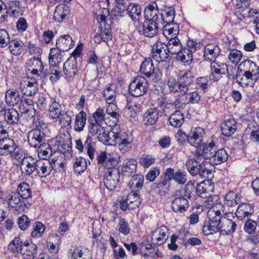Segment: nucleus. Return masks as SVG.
Instances as JSON below:
<instances>
[{
    "label": "nucleus",
    "instance_id": "f257e3e1",
    "mask_svg": "<svg viewBox=\"0 0 259 259\" xmlns=\"http://www.w3.org/2000/svg\"><path fill=\"white\" fill-rule=\"evenodd\" d=\"M55 167V163L54 167L49 161L36 160L31 156L24 157L20 164L21 172L24 176H38L41 178L50 175Z\"/></svg>",
    "mask_w": 259,
    "mask_h": 259
},
{
    "label": "nucleus",
    "instance_id": "f03ea898",
    "mask_svg": "<svg viewBox=\"0 0 259 259\" xmlns=\"http://www.w3.org/2000/svg\"><path fill=\"white\" fill-rule=\"evenodd\" d=\"M158 15L159 12L156 7L148 5L144 11V22L141 21L136 26L139 32L148 37L156 35L158 30Z\"/></svg>",
    "mask_w": 259,
    "mask_h": 259
},
{
    "label": "nucleus",
    "instance_id": "7ed1b4c3",
    "mask_svg": "<svg viewBox=\"0 0 259 259\" xmlns=\"http://www.w3.org/2000/svg\"><path fill=\"white\" fill-rule=\"evenodd\" d=\"M207 162L195 152L194 158L188 159L185 163L187 170L192 176H199L201 178H207L211 172L206 167Z\"/></svg>",
    "mask_w": 259,
    "mask_h": 259
},
{
    "label": "nucleus",
    "instance_id": "20e7f679",
    "mask_svg": "<svg viewBox=\"0 0 259 259\" xmlns=\"http://www.w3.org/2000/svg\"><path fill=\"white\" fill-rule=\"evenodd\" d=\"M223 215L221 214L220 210L214 211L209 210L207 213L208 221H205L203 226L202 231L205 235L220 232L222 223V218Z\"/></svg>",
    "mask_w": 259,
    "mask_h": 259
},
{
    "label": "nucleus",
    "instance_id": "39448f33",
    "mask_svg": "<svg viewBox=\"0 0 259 259\" xmlns=\"http://www.w3.org/2000/svg\"><path fill=\"white\" fill-rule=\"evenodd\" d=\"M148 87L146 78L143 76H137L130 83L128 87L129 93L133 97H139L144 95Z\"/></svg>",
    "mask_w": 259,
    "mask_h": 259
},
{
    "label": "nucleus",
    "instance_id": "423d86ee",
    "mask_svg": "<svg viewBox=\"0 0 259 259\" xmlns=\"http://www.w3.org/2000/svg\"><path fill=\"white\" fill-rule=\"evenodd\" d=\"M140 71L146 77H152V80L155 83L158 82L161 79V72L159 69H155L150 58H145L141 65Z\"/></svg>",
    "mask_w": 259,
    "mask_h": 259
},
{
    "label": "nucleus",
    "instance_id": "0eeeda50",
    "mask_svg": "<svg viewBox=\"0 0 259 259\" xmlns=\"http://www.w3.org/2000/svg\"><path fill=\"white\" fill-rule=\"evenodd\" d=\"M235 14L239 19L254 17L255 10L250 9L251 0H232Z\"/></svg>",
    "mask_w": 259,
    "mask_h": 259
},
{
    "label": "nucleus",
    "instance_id": "6e6552de",
    "mask_svg": "<svg viewBox=\"0 0 259 259\" xmlns=\"http://www.w3.org/2000/svg\"><path fill=\"white\" fill-rule=\"evenodd\" d=\"M65 140L64 138L60 135L56 137L55 147L53 148L51 145L48 143L43 142L37 147V152L38 154L41 156L49 157L53 153H55L56 150L59 149V147H63L66 144L64 143Z\"/></svg>",
    "mask_w": 259,
    "mask_h": 259
},
{
    "label": "nucleus",
    "instance_id": "1a4fd4ad",
    "mask_svg": "<svg viewBox=\"0 0 259 259\" xmlns=\"http://www.w3.org/2000/svg\"><path fill=\"white\" fill-rule=\"evenodd\" d=\"M134 137L132 133L122 131L120 129L116 141L119 150L122 153L129 151L133 146Z\"/></svg>",
    "mask_w": 259,
    "mask_h": 259
},
{
    "label": "nucleus",
    "instance_id": "9d476101",
    "mask_svg": "<svg viewBox=\"0 0 259 259\" xmlns=\"http://www.w3.org/2000/svg\"><path fill=\"white\" fill-rule=\"evenodd\" d=\"M151 58L158 63L165 62L170 57L165 45L158 41L152 46L150 54Z\"/></svg>",
    "mask_w": 259,
    "mask_h": 259
},
{
    "label": "nucleus",
    "instance_id": "9b49d317",
    "mask_svg": "<svg viewBox=\"0 0 259 259\" xmlns=\"http://www.w3.org/2000/svg\"><path fill=\"white\" fill-rule=\"evenodd\" d=\"M177 79L182 91V96L185 95L188 91L189 87L193 84L194 77L192 73L189 71H181L177 75Z\"/></svg>",
    "mask_w": 259,
    "mask_h": 259
},
{
    "label": "nucleus",
    "instance_id": "f8f14e48",
    "mask_svg": "<svg viewBox=\"0 0 259 259\" xmlns=\"http://www.w3.org/2000/svg\"><path fill=\"white\" fill-rule=\"evenodd\" d=\"M119 131H120V126L115 124L107 133L104 130L102 134L98 137V140L106 145H116Z\"/></svg>",
    "mask_w": 259,
    "mask_h": 259
},
{
    "label": "nucleus",
    "instance_id": "ddd939ff",
    "mask_svg": "<svg viewBox=\"0 0 259 259\" xmlns=\"http://www.w3.org/2000/svg\"><path fill=\"white\" fill-rule=\"evenodd\" d=\"M228 73V65L226 63L217 61L211 63L210 78L213 81H218Z\"/></svg>",
    "mask_w": 259,
    "mask_h": 259
},
{
    "label": "nucleus",
    "instance_id": "4468645a",
    "mask_svg": "<svg viewBox=\"0 0 259 259\" xmlns=\"http://www.w3.org/2000/svg\"><path fill=\"white\" fill-rule=\"evenodd\" d=\"M8 200L9 204L16 211H24L25 207L28 208L30 206V203L26 202V200L17 192L10 193Z\"/></svg>",
    "mask_w": 259,
    "mask_h": 259
},
{
    "label": "nucleus",
    "instance_id": "2eb2a0df",
    "mask_svg": "<svg viewBox=\"0 0 259 259\" xmlns=\"http://www.w3.org/2000/svg\"><path fill=\"white\" fill-rule=\"evenodd\" d=\"M148 6H153L156 8L157 11L159 12V15L157 17V21L159 23L164 25L174 23L175 10L173 8H170L167 11L159 10L155 2L149 4Z\"/></svg>",
    "mask_w": 259,
    "mask_h": 259
},
{
    "label": "nucleus",
    "instance_id": "dca6fc26",
    "mask_svg": "<svg viewBox=\"0 0 259 259\" xmlns=\"http://www.w3.org/2000/svg\"><path fill=\"white\" fill-rule=\"evenodd\" d=\"M120 178V171L118 169H114L112 171H107L104 178L105 187L110 191L114 190L118 184Z\"/></svg>",
    "mask_w": 259,
    "mask_h": 259
},
{
    "label": "nucleus",
    "instance_id": "f3484780",
    "mask_svg": "<svg viewBox=\"0 0 259 259\" xmlns=\"http://www.w3.org/2000/svg\"><path fill=\"white\" fill-rule=\"evenodd\" d=\"M205 133L204 130L200 127L191 130L187 138L188 143L197 148L201 147Z\"/></svg>",
    "mask_w": 259,
    "mask_h": 259
},
{
    "label": "nucleus",
    "instance_id": "a211bd4d",
    "mask_svg": "<svg viewBox=\"0 0 259 259\" xmlns=\"http://www.w3.org/2000/svg\"><path fill=\"white\" fill-rule=\"evenodd\" d=\"M257 78L250 73L243 72L239 69H238L235 75L236 82L242 88L254 84Z\"/></svg>",
    "mask_w": 259,
    "mask_h": 259
},
{
    "label": "nucleus",
    "instance_id": "6ab92c4d",
    "mask_svg": "<svg viewBox=\"0 0 259 259\" xmlns=\"http://www.w3.org/2000/svg\"><path fill=\"white\" fill-rule=\"evenodd\" d=\"M45 140V134L40 128H33L28 133L27 141L31 147L37 148Z\"/></svg>",
    "mask_w": 259,
    "mask_h": 259
},
{
    "label": "nucleus",
    "instance_id": "aec40b11",
    "mask_svg": "<svg viewBox=\"0 0 259 259\" xmlns=\"http://www.w3.org/2000/svg\"><path fill=\"white\" fill-rule=\"evenodd\" d=\"M63 71L67 80L68 81L72 80L78 72L77 60L69 58L64 64Z\"/></svg>",
    "mask_w": 259,
    "mask_h": 259
},
{
    "label": "nucleus",
    "instance_id": "412c9836",
    "mask_svg": "<svg viewBox=\"0 0 259 259\" xmlns=\"http://www.w3.org/2000/svg\"><path fill=\"white\" fill-rule=\"evenodd\" d=\"M112 38L111 29L109 25H101L99 31L94 36L95 43L100 44L102 41L108 43Z\"/></svg>",
    "mask_w": 259,
    "mask_h": 259
},
{
    "label": "nucleus",
    "instance_id": "4be33fe9",
    "mask_svg": "<svg viewBox=\"0 0 259 259\" xmlns=\"http://www.w3.org/2000/svg\"><path fill=\"white\" fill-rule=\"evenodd\" d=\"M220 233L223 235H231L236 229L237 224L230 218L229 213H225L222 218Z\"/></svg>",
    "mask_w": 259,
    "mask_h": 259
},
{
    "label": "nucleus",
    "instance_id": "5701e85b",
    "mask_svg": "<svg viewBox=\"0 0 259 259\" xmlns=\"http://www.w3.org/2000/svg\"><path fill=\"white\" fill-rule=\"evenodd\" d=\"M201 146L202 149H201V147H200L196 150L195 153L205 161L206 159L210 160L214 155L217 149L214 143L211 142L204 145L203 144Z\"/></svg>",
    "mask_w": 259,
    "mask_h": 259
},
{
    "label": "nucleus",
    "instance_id": "b1692460",
    "mask_svg": "<svg viewBox=\"0 0 259 259\" xmlns=\"http://www.w3.org/2000/svg\"><path fill=\"white\" fill-rule=\"evenodd\" d=\"M254 206L252 204L242 203L240 204L236 211V215L239 220L249 219L254 212Z\"/></svg>",
    "mask_w": 259,
    "mask_h": 259
},
{
    "label": "nucleus",
    "instance_id": "393cba45",
    "mask_svg": "<svg viewBox=\"0 0 259 259\" xmlns=\"http://www.w3.org/2000/svg\"><path fill=\"white\" fill-rule=\"evenodd\" d=\"M17 145L14 140L9 138L0 139V155L7 156L15 153V147Z\"/></svg>",
    "mask_w": 259,
    "mask_h": 259
},
{
    "label": "nucleus",
    "instance_id": "a878e982",
    "mask_svg": "<svg viewBox=\"0 0 259 259\" xmlns=\"http://www.w3.org/2000/svg\"><path fill=\"white\" fill-rule=\"evenodd\" d=\"M20 89L21 92L27 96L34 95L38 91V85L35 78H31L30 81L24 80L20 83Z\"/></svg>",
    "mask_w": 259,
    "mask_h": 259
},
{
    "label": "nucleus",
    "instance_id": "bb28decb",
    "mask_svg": "<svg viewBox=\"0 0 259 259\" xmlns=\"http://www.w3.org/2000/svg\"><path fill=\"white\" fill-rule=\"evenodd\" d=\"M167 232L168 229L165 226H162L158 227L152 233V241L155 242L157 245H162L168 238Z\"/></svg>",
    "mask_w": 259,
    "mask_h": 259
},
{
    "label": "nucleus",
    "instance_id": "cd10ccee",
    "mask_svg": "<svg viewBox=\"0 0 259 259\" xmlns=\"http://www.w3.org/2000/svg\"><path fill=\"white\" fill-rule=\"evenodd\" d=\"M126 12L134 21L135 25L143 20L140 6L135 3H131L126 9Z\"/></svg>",
    "mask_w": 259,
    "mask_h": 259
},
{
    "label": "nucleus",
    "instance_id": "c85d7f7f",
    "mask_svg": "<svg viewBox=\"0 0 259 259\" xmlns=\"http://www.w3.org/2000/svg\"><path fill=\"white\" fill-rule=\"evenodd\" d=\"M74 45L72 37L68 34L61 35L56 40V46L60 51H67Z\"/></svg>",
    "mask_w": 259,
    "mask_h": 259
},
{
    "label": "nucleus",
    "instance_id": "c756f323",
    "mask_svg": "<svg viewBox=\"0 0 259 259\" xmlns=\"http://www.w3.org/2000/svg\"><path fill=\"white\" fill-rule=\"evenodd\" d=\"M243 72L250 73L253 75L259 77V67L252 61L246 59L241 62L238 68Z\"/></svg>",
    "mask_w": 259,
    "mask_h": 259
},
{
    "label": "nucleus",
    "instance_id": "7c9ffc66",
    "mask_svg": "<svg viewBox=\"0 0 259 259\" xmlns=\"http://www.w3.org/2000/svg\"><path fill=\"white\" fill-rule=\"evenodd\" d=\"M159 111L155 108H150L143 114V121L147 125L155 124L159 118Z\"/></svg>",
    "mask_w": 259,
    "mask_h": 259
},
{
    "label": "nucleus",
    "instance_id": "2f4dec72",
    "mask_svg": "<svg viewBox=\"0 0 259 259\" xmlns=\"http://www.w3.org/2000/svg\"><path fill=\"white\" fill-rule=\"evenodd\" d=\"M171 207L174 212L183 213L189 208V204L187 198H177L172 200Z\"/></svg>",
    "mask_w": 259,
    "mask_h": 259
},
{
    "label": "nucleus",
    "instance_id": "473e14b6",
    "mask_svg": "<svg viewBox=\"0 0 259 259\" xmlns=\"http://www.w3.org/2000/svg\"><path fill=\"white\" fill-rule=\"evenodd\" d=\"M236 128V121L234 118L226 119L221 125L222 133L226 137H230L235 133Z\"/></svg>",
    "mask_w": 259,
    "mask_h": 259
},
{
    "label": "nucleus",
    "instance_id": "72a5a7b5",
    "mask_svg": "<svg viewBox=\"0 0 259 259\" xmlns=\"http://www.w3.org/2000/svg\"><path fill=\"white\" fill-rule=\"evenodd\" d=\"M21 101L19 93L15 89H9L5 94V101L9 106H15Z\"/></svg>",
    "mask_w": 259,
    "mask_h": 259
},
{
    "label": "nucleus",
    "instance_id": "f704fd0d",
    "mask_svg": "<svg viewBox=\"0 0 259 259\" xmlns=\"http://www.w3.org/2000/svg\"><path fill=\"white\" fill-rule=\"evenodd\" d=\"M8 45L10 51L13 55H20L24 50V43L19 39H10Z\"/></svg>",
    "mask_w": 259,
    "mask_h": 259
},
{
    "label": "nucleus",
    "instance_id": "c9c22d12",
    "mask_svg": "<svg viewBox=\"0 0 259 259\" xmlns=\"http://www.w3.org/2000/svg\"><path fill=\"white\" fill-rule=\"evenodd\" d=\"M37 252V247L35 244L32 242L29 243L28 241L24 242L21 254L24 256V258L28 256L33 259L36 255Z\"/></svg>",
    "mask_w": 259,
    "mask_h": 259
},
{
    "label": "nucleus",
    "instance_id": "e433bc0d",
    "mask_svg": "<svg viewBox=\"0 0 259 259\" xmlns=\"http://www.w3.org/2000/svg\"><path fill=\"white\" fill-rule=\"evenodd\" d=\"M64 111L62 109L61 105L59 102L56 101L55 99H51L49 108V114L50 118L55 119H58Z\"/></svg>",
    "mask_w": 259,
    "mask_h": 259
},
{
    "label": "nucleus",
    "instance_id": "4c0bfd02",
    "mask_svg": "<svg viewBox=\"0 0 259 259\" xmlns=\"http://www.w3.org/2000/svg\"><path fill=\"white\" fill-rule=\"evenodd\" d=\"M69 14L68 7L65 5H58L53 15V18L56 22H61L66 19V17Z\"/></svg>",
    "mask_w": 259,
    "mask_h": 259
},
{
    "label": "nucleus",
    "instance_id": "58836bf2",
    "mask_svg": "<svg viewBox=\"0 0 259 259\" xmlns=\"http://www.w3.org/2000/svg\"><path fill=\"white\" fill-rule=\"evenodd\" d=\"M116 85L114 83L107 84L103 91V96L108 104L113 103L116 97Z\"/></svg>",
    "mask_w": 259,
    "mask_h": 259
},
{
    "label": "nucleus",
    "instance_id": "ea45409f",
    "mask_svg": "<svg viewBox=\"0 0 259 259\" xmlns=\"http://www.w3.org/2000/svg\"><path fill=\"white\" fill-rule=\"evenodd\" d=\"M168 53L171 55L178 54L182 50V45L180 40L176 37L170 38L165 45Z\"/></svg>",
    "mask_w": 259,
    "mask_h": 259
},
{
    "label": "nucleus",
    "instance_id": "a19ab883",
    "mask_svg": "<svg viewBox=\"0 0 259 259\" xmlns=\"http://www.w3.org/2000/svg\"><path fill=\"white\" fill-rule=\"evenodd\" d=\"M4 117L8 124H15L19 121V113L15 108H11L5 110Z\"/></svg>",
    "mask_w": 259,
    "mask_h": 259
},
{
    "label": "nucleus",
    "instance_id": "79ce46f5",
    "mask_svg": "<svg viewBox=\"0 0 259 259\" xmlns=\"http://www.w3.org/2000/svg\"><path fill=\"white\" fill-rule=\"evenodd\" d=\"M166 85L169 93L178 97H182V91H180V87L178 79L172 77H169L166 82Z\"/></svg>",
    "mask_w": 259,
    "mask_h": 259
},
{
    "label": "nucleus",
    "instance_id": "37998d69",
    "mask_svg": "<svg viewBox=\"0 0 259 259\" xmlns=\"http://www.w3.org/2000/svg\"><path fill=\"white\" fill-rule=\"evenodd\" d=\"M168 120L172 126L180 127L184 122V115L180 110H177L170 115Z\"/></svg>",
    "mask_w": 259,
    "mask_h": 259
},
{
    "label": "nucleus",
    "instance_id": "c03bdc74",
    "mask_svg": "<svg viewBox=\"0 0 259 259\" xmlns=\"http://www.w3.org/2000/svg\"><path fill=\"white\" fill-rule=\"evenodd\" d=\"M62 76L61 69L59 65H50L49 72H45V76H49L50 79L53 82H56Z\"/></svg>",
    "mask_w": 259,
    "mask_h": 259
},
{
    "label": "nucleus",
    "instance_id": "a18cd8bd",
    "mask_svg": "<svg viewBox=\"0 0 259 259\" xmlns=\"http://www.w3.org/2000/svg\"><path fill=\"white\" fill-rule=\"evenodd\" d=\"M89 124L88 125V135L91 137L97 136V138L102 134L104 128L101 125V123L95 122L92 120H88Z\"/></svg>",
    "mask_w": 259,
    "mask_h": 259
},
{
    "label": "nucleus",
    "instance_id": "49530a36",
    "mask_svg": "<svg viewBox=\"0 0 259 259\" xmlns=\"http://www.w3.org/2000/svg\"><path fill=\"white\" fill-rule=\"evenodd\" d=\"M228 158V155L224 149L216 150L214 155L210 159L211 162L214 165L221 164L225 162Z\"/></svg>",
    "mask_w": 259,
    "mask_h": 259
},
{
    "label": "nucleus",
    "instance_id": "de8ad7c7",
    "mask_svg": "<svg viewBox=\"0 0 259 259\" xmlns=\"http://www.w3.org/2000/svg\"><path fill=\"white\" fill-rule=\"evenodd\" d=\"M74 160V171L78 174L84 172L87 168V159L83 157L78 156L75 157Z\"/></svg>",
    "mask_w": 259,
    "mask_h": 259
},
{
    "label": "nucleus",
    "instance_id": "09e8293b",
    "mask_svg": "<svg viewBox=\"0 0 259 259\" xmlns=\"http://www.w3.org/2000/svg\"><path fill=\"white\" fill-rule=\"evenodd\" d=\"M87 120V114L83 111H81L76 115L75 120L74 128L75 131L80 132L83 131Z\"/></svg>",
    "mask_w": 259,
    "mask_h": 259
},
{
    "label": "nucleus",
    "instance_id": "8fccbe9b",
    "mask_svg": "<svg viewBox=\"0 0 259 259\" xmlns=\"http://www.w3.org/2000/svg\"><path fill=\"white\" fill-rule=\"evenodd\" d=\"M91 255V252L88 248L81 247H76L71 254L73 259H77V257L82 259H90Z\"/></svg>",
    "mask_w": 259,
    "mask_h": 259
},
{
    "label": "nucleus",
    "instance_id": "3c124183",
    "mask_svg": "<svg viewBox=\"0 0 259 259\" xmlns=\"http://www.w3.org/2000/svg\"><path fill=\"white\" fill-rule=\"evenodd\" d=\"M17 192L20 194L21 197L24 198L26 201L32 196V192L30 186L26 182H21L19 184L17 187Z\"/></svg>",
    "mask_w": 259,
    "mask_h": 259
},
{
    "label": "nucleus",
    "instance_id": "603ef678",
    "mask_svg": "<svg viewBox=\"0 0 259 259\" xmlns=\"http://www.w3.org/2000/svg\"><path fill=\"white\" fill-rule=\"evenodd\" d=\"M125 108L135 114L139 113L142 111L141 105L135 101L134 98L131 97L126 98Z\"/></svg>",
    "mask_w": 259,
    "mask_h": 259
},
{
    "label": "nucleus",
    "instance_id": "864d4df0",
    "mask_svg": "<svg viewBox=\"0 0 259 259\" xmlns=\"http://www.w3.org/2000/svg\"><path fill=\"white\" fill-rule=\"evenodd\" d=\"M129 209H135L141 204V199L137 192H131L127 196Z\"/></svg>",
    "mask_w": 259,
    "mask_h": 259
},
{
    "label": "nucleus",
    "instance_id": "5fc2aeb1",
    "mask_svg": "<svg viewBox=\"0 0 259 259\" xmlns=\"http://www.w3.org/2000/svg\"><path fill=\"white\" fill-rule=\"evenodd\" d=\"M177 58L185 65H189L193 61V53L187 49H183L177 55Z\"/></svg>",
    "mask_w": 259,
    "mask_h": 259
},
{
    "label": "nucleus",
    "instance_id": "6e6d98bb",
    "mask_svg": "<svg viewBox=\"0 0 259 259\" xmlns=\"http://www.w3.org/2000/svg\"><path fill=\"white\" fill-rule=\"evenodd\" d=\"M157 184L155 188V191L161 196H164L169 191L170 187V182L164 179Z\"/></svg>",
    "mask_w": 259,
    "mask_h": 259
},
{
    "label": "nucleus",
    "instance_id": "4d7b16f0",
    "mask_svg": "<svg viewBox=\"0 0 259 259\" xmlns=\"http://www.w3.org/2000/svg\"><path fill=\"white\" fill-rule=\"evenodd\" d=\"M245 134L250 135V139L253 142L259 145V127L249 124L245 129Z\"/></svg>",
    "mask_w": 259,
    "mask_h": 259
},
{
    "label": "nucleus",
    "instance_id": "13d9d810",
    "mask_svg": "<svg viewBox=\"0 0 259 259\" xmlns=\"http://www.w3.org/2000/svg\"><path fill=\"white\" fill-rule=\"evenodd\" d=\"M60 52L57 48H52L51 49L49 56L50 65H59L62 58V55Z\"/></svg>",
    "mask_w": 259,
    "mask_h": 259
},
{
    "label": "nucleus",
    "instance_id": "bf43d9fd",
    "mask_svg": "<svg viewBox=\"0 0 259 259\" xmlns=\"http://www.w3.org/2000/svg\"><path fill=\"white\" fill-rule=\"evenodd\" d=\"M137 169V162L135 159L128 160L122 168V172L127 176H131L136 172Z\"/></svg>",
    "mask_w": 259,
    "mask_h": 259
},
{
    "label": "nucleus",
    "instance_id": "052dcab7",
    "mask_svg": "<svg viewBox=\"0 0 259 259\" xmlns=\"http://www.w3.org/2000/svg\"><path fill=\"white\" fill-rule=\"evenodd\" d=\"M163 34L165 35H171V36L176 37L179 32V26L177 23L164 24L163 26Z\"/></svg>",
    "mask_w": 259,
    "mask_h": 259
},
{
    "label": "nucleus",
    "instance_id": "680f3d73",
    "mask_svg": "<svg viewBox=\"0 0 259 259\" xmlns=\"http://www.w3.org/2000/svg\"><path fill=\"white\" fill-rule=\"evenodd\" d=\"M23 243L19 237H15L9 244L8 249L13 253H21Z\"/></svg>",
    "mask_w": 259,
    "mask_h": 259
},
{
    "label": "nucleus",
    "instance_id": "e2e57ef3",
    "mask_svg": "<svg viewBox=\"0 0 259 259\" xmlns=\"http://www.w3.org/2000/svg\"><path fill=\"white\" fill-rule=\"evenodd\" d=\"M95 143L93 141V139L90 136H88L87 138L83 144L84 148L87 150L88 155L91 160H93L95 159L94 149Z\"/></svg>",
    "mask_w": 259,
    "mask_h": 259
},
{
    "label": "nucleus",
    "instance_id": "0e129e2a",
    "mask_svg": "<svg viewBox=\"0 0 259 259\" xmlns=\"http://www.w3.org/2000/svg\"><path fill=\"white\" fill-rule=\"evenodd\" d=\"M184 191V195L187 198H194L197 195L195 182L189 181L185 185Z\"/></svg>",
    "mask_w": 259,
    "mask_h": 259
},
{
    "label": "nucleus",
    "instance_id": "69168bd1",
    "mask_svg": "<svg viewBox=\"0 0 259 259\" xmlns=\"http://www.w3.org/2000/svg\"><path fill=\"white\" fill-rule=\"evenodd\" d=\"M184 96L185 99V101L186 102L187 104H194L198 103L201 99V96L197 91L189 93L187 92Z\"/></svg>",
    "mask_w": 259,
    "mask_h": 259
},
{
    "label": "nucleus",
    "instance_id": "338daca9",
    "mask_svg": "<svg viewBox=\"0 0 259 259\" xmlns=\"http://www.w3.org/2000/svg\"><path fill=\"white\" fill-rule=\"evenodd\" d=\"M105 113L103 109L99 107L96 111L92 114L91 117H89L88 120H92L102 124L104 121Z\"/></svg>",
    "mask_w": 259,
    "mask_h": 259
},
{
    "label": "nucleus",
    "instance_id": "774afa93",
    "mask_svg": "<svg viewBox=\"0 0 259 259\" xmlns=\"http://www.w3.org/2000/svg\"><path fill=\"white\" fill-rule=\"evenodd\" d=\"M211 80L210 76L208 77L207 76L198 77L196 80L197 84V88L200 90H206L211 85Z\"/></svg>",
    "mask_w": 259,
    "mask_h": 259
}]
</instances>
